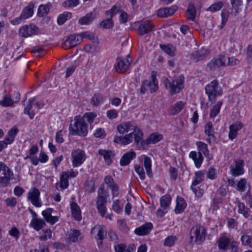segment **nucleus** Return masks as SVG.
Segmentation results:
<instances>
[{
  "instance_id": "nucleus-60",
  "label": "nucleus",
  "mask_w": 252,
  "mask_h": 252,
  "mask_svg": "<svg viewBox=\"0 0 252 252\" xmlns=\"http://www.w3.org/2000/svg\"><path fill=\"white\" fill-rule=\"evenodd\" d=\"M217 177V170L213 167L209 168L207 172V178L211 180H214L216 179Z\"/></svg>"
},
{
  "instance_id": "nucleus-54",
  "label": "nucleus",
  "mask_w": 252,
  "mask_h": 252,
  "mask_svg": "<svg viewBox=\"0 0 252 252\" xmlns=\"http://www.w3.org/2000/svg\"><path fill=\"white\" fill-rule=\"evenodd\" d=\"M98 228V230L97 234V237H98V239L101 240L100 244H102V240L104 239V236L106 234V230L104 227L101 226H99Z\"/></svg>"
},
{
  "instance_id": "nucleus-42",
  "label": "nucleus",
  "mask_w": 252,
  "mask_h": 252,
  "mask_svg": "<svg viewBox=\"0 0 252 252\" xmlns=\"http://www.w3.org/2000/svg\"><path fill=\"white\" fill-rule=\"evenodd\" d=\"M185 103L180 101L176 102L171 108V113L173 115H175L180 112L184 107Z\"/></svg>"
},
{
  "instance_id": "nucleus-45",
  "label": "nucleus",
  "mask_w": 252,
  "mask_h": 252,
  "mask_svg": "<svg viewBox=\"0 0 252 252\" xmlns=\"http://www.w3.org/2000/svg\"><path fill=\"white\" fill-rule=\"evenodd\" d=\"M71 17V13L69 12H65L63 14L60 15L58 18V23L60 25L64 24L66 20Z\"/></svg>"
},
{
  "instance_id": "nucleus-62",
  "label": "nucleus",
  "mask_w": 252,
  "mask_h": 252,
  "mask_svg": "<svg viewBox=\"0 0 252 252\" xmlns=\"http://www.w3.org/2000/svg\"><path fill=\"white\" fill-rule=\"evenodd\" d=\"M118 10H119L116 5H114L110 10H106L105 14L106 16H110V18H113V17L117 14Z\"/></svg>"
},
{
  "instance_id": "nucleus-9",
  "label": "nucleus",
  "mask_w": 252,
  "mask_h": 252,
  "mask_svg": "<svg viewBox=\"0 0 252 252\" xmlns=\"http://www.w3.org/2000/svg\"><path fill=\"white\" fill-rule=\"evenodd\" d=\"M82 41V38L78 34L71 35L63 42L62 47L67 49L74 47Z\"/></svg>"
},
{
  "instance_id": "nucleus-39",
  "label": "nucleus",
  "mask_w": 252,
  "mask_h": 252,
  "mask_svg": "<svg viewBox=\"0 0 252 252\" xmlns=\"http://www.w3.org/2000/svg\"><path fill=\"white\" fill-rule=\"evenodd\" d=\"M104 99L103 96L99 94H95L91 99V102L94 106H98L101 104Z\"/></svg>"
},
{
  "instance_id": "nucleus-8",
  "label": "nucleus",
  "mask_w": 252,
  "mask_h": 252,
  "mask_svg": "<svg viewBox=\"0 0 252 252\" xmlns=\"http://www.w3.org/2000/svg\"><path fill=\"white\" fill-rule=\"evenodd\" d=\"M71 158L72 165L74 167L81 165L86 159L84 152L80 149L72 151L71 153Z\"/></svg>"
},
{
  "instance_id": "nucleus-11",
  "label": "nucleus",
  "mask_w": 252,
  "mask_h": 252,
  "mask_svg": "<svg viewBox=\"0 0 252 252\" xmlns=\"http://www.w3.org/2000/svg\"><path fill=\"white\" fill-rule=\"evenodd\" d=\"M40 192L38 189L33 188L28 192V199L32 204L37 207L41 206V203L39 200Z\"/></svg>"
},
{
  "instance_id": "nucleus-13",
  "label": "nucleus",
  "mask_w": 252,
  "mask_h": 252,
  "mask_svg": "<svg viewBox=\"0 0 252 252\" xmlns=\"http://www.w3.org/2000/svg\"><path fill=\"white\" fill-rule=\"evenodd\" d=\"M209 53L208 50L201 48L192 53L190 59L195 62H197L204 59Z\"/></svg>"
},
{
  "instance_id": "nucleus-5",
  "label": "nucleus",
  "mask_w": 252,
  "mask_h": 252,
  "mask_svg": "<svg viewBox=\"0 0 252 252\" xmlns=\"http://www.w3.org/2000/svg\"><path fill=\"white\" fill-rule=\"evenodd\" d=\"M205 89L210 101L215 100L217 96H220L222 94L221 87L219 86V82L217 80H214L206 85Z\"/></svg>"
},
{
  "instance_id": "nucleus-21",
  "label": "nucleus",
  "mask_w": 252,
  "mask_h": 252,
  "mask_svg": "<svg viewBox=\"0 0 252 252\" xmlns=\"http://www.w3.org/2000/svg\"><path fill=\"white\" fill-rule=\"evenodd\" d=\"M99 155L103 157L107 165H110L112 162V158L115 156V153L111 150L99 149L98 151Z\"/></svg>"
},
{
  "instance_id": "nucleus-58",
  "label": "nucleus",
  "mask_w": 252,
  "mask_h": 252,
  "mask_svg": "<svg viewBox=\"0 0 252 252\" xmlns=\"http://www.w3.org/2000/svg\"><path fill=\"white\" fill-rule=\"evenodd\" d=\"M96 117V114L94 112H91V113H86L84 115V117H82L85 120V118L86 120L89 123H92L94 121V118Z\"/></svg>"
},
{
  "instance_id": "nucleus-4",
  "label": "nucleus",
  "mask_w": 252,
  "mask_h": 252,
  "mask_svg": "<svg viewBox=\"0 0 252 252\" xmlns=\"http://www.w3.org/2000/svg\"><path fill=\"white\" fill-rule=\"evenodd\" d=\"M190 239L198 244L202 243L206 235V229L200 225H196L192 227L190 231Z\"/></svg>"
},
{
  "instance_id": "nucleus-28",
  "label": "nucleus",
  "mask_w": 252,
  "mask_h": 252,
  "mask_svg": "<svg viewBox=\"0 0 252 252\" xmlns=\"http://www.w3.org/2000/svg\"><path fill=\"white\" fill-rule=\"evenodd\" d=\"M235 203L238 206L239 213L242 214L246 218L250 216L251 211L248 207L245 206L244 203H242L238 200L236 201Z\"/></svg>"
},
{
  "instance_id": "nucleus-56",
  "label": "nucleus",
  "mask_w": 252,
  "mask_h": 252,
  "mask_svg": "<svg viewBox=\"0 0 252 252\" xmlns=\"http://www.w3.org/2000/svg\"><path fill=\"white\" fill-rule=\"evenodd\" d=\"M135 172L138 174L141 180H144L145 178V174L143 167L136 165L134 167Z\"/></svg>"
},
{
  "instance_id": "nucleus-63",
  "label": "nucleus",
  "mask_w": 252,
  "mask_h": 252,
  "mask_svg": "<svg viewBox=\"0 0 252 252\" xmlns=\"http://www.w3.org/2000/svg\"><path fill=\"white\" fill-rule=\"evenodd\" d=\"M246 181L245 179H241L236 184L237 189L241 191H244L246 187Z\"/></svg>"
},
{
  "instance_id": "nucleus-48",
  "label": "nucleus",
  "mask_w": 252,
  "mask_h": 252,
  "mask_svg": "<svg viewBox=\"0 0 252 252\" xmlns=\"http://www.w3.org/2000/svg\"><path fill=\"white\" fill-rule=\"evenodd\" d=\"M49 11V8L46 5H40L38 9L37 15L39 17H43L46 15Z\"/></svg>"
},
{
  "instance_id": "nucleus-53",
  "label": "nucleus",
  "mask_w": 252,
  "mask_h": 252,
  "mask_svg": "<svg viewBox=\"0 0 252 252\" xmlns=\"http://www.w3.org/2000/svg\"><path fill=\"white\" fill-rule=\"evenodd\" d=\"M117 224L118 225L119 229L125 232L126 233L128 231V227H127L125 221L124 220H119L117 221Z\"/></svg>"
},
{
  "instance_id": "nucleus-38",
  "label": "nucleus",
  "mask_w": 252,
  "mask_h": 252,
  "mask_svg": "<svg viewBox=\"0 0 252 252\" xmlns=\"http://www.w3.org/2000/svg\"><path fill=\"white\" fill-rule=\"evenodd\" d=\"M160 47L165 53L170 56H174L175 55V48L170 44H160Z\"/></svg>"
},
{
  "instance_id": "nucleus-26",
  "label": "nucleus",
  "mask_w": 252,
  "mask_h": 252,
  "mask_svg": "<svg viewBox=\"0 0 252 252\" xmlns=\"http://www.w3.org/2000/svg\"><path fill=\"white\" fill-rule=\"evenodd\" d=\"M231 242L228 237L222 236L220 238L218 241V247L219 249L225 251L229 249V247Z\"/></svg>"
},
{
  "instance_id": "nucleus-2",
  "label": "nucleus",
  "mask_w": 252,
  "mask_h": 252,
  "mask_svg": "<svg viewBox=\"0 0 252 252\" xmlns=\"http://www.w3.org/2000/svg\"><path fill=\"white\" fill-rule=\"evenodd\" d=\"M184 77L183 75L174 77L171 79L165 78L164 86L171 94L179 93L184 87Z\"/></svg>"
},
{
  "instance_id": "nucleus-24",
  "label": "nucleus",
  "mask_w": 252,
  "mask_h": 252,
  "mask_svg": "<svg viewBox=\"0 0 252 252\" xmlns=\"http://www.w3.org/2000/svg\"><path fill=\"white\" fill-rule=\"evenodd\" d=\"M136 153L133 151L128 152L125 154L120 160V164L122 166L128 165L131 160L135 158Z\"/></svg>"
},
{
  "instance_id": "nucleus-6",
  "label": "nucleus",
  "mask_w": 252,
  "mask_h": 252,
  "mask_svg": "<svg viewBox=\"0 0 252 252\" xmlns=\"http://www.w3.org/2000/svg\"><path fill=\"white\" fill-rule=\"evenodd\" d=\"M41 32L38 27L34 24H30L24 25L21 27L19 31V34L23 37L32 36L33 35H37L41 33Z\"/></svg>"
},
{
  "instance_id": "nucleus-40",
  "label": "nucleus",
  "mask_w": 252,
  "mask_h": 252,
  "mask_svg": "<svg viewBox=\"0 0 252 252\" xmlns=\"http://www.w3.org/2000/svg\"><path fill=\"white\" fill-rule=\"evenodd\" d=\"M171 198L169 194L162 196L160 199V205L162 208L166 209L170 204Z\"/></svg>"
},
{
  "instance_id": "nucleus-22",
  "label": "nucleus",
  "mask_w": 252,
  "mask_h": 252,
  "mask_svg": "<svg viewBox=\"0 0 252 252\" xmlns=\"http://www.w3.org/2000/svg\"><path fill=\"white\" fill-rule=\"evenodd\" d=\"M52 211V208H47L42 212V215L45 220L52 225L55 224L59 220L58 217L51 215Z\"/></svg>"
},
{
  "instance_id": "nucleus-25",
  "label": "nucleus",
  "mask_w": 252,
  "mask_h": 252,
  "mask_svg": "<svg viewBox=\"0 0 252 252\" xmlns=\"http://www.w3.org/2000/svg\"><path fill=\"white\" fill-rule=\"evenodd\" d=\"M70 208L73 218L77 220H81L82 219L81 210L78 204L72 202L70 204Z\"/></svg>"
},
{
  "instance_id": "nucleus-30",
  "label": "nucleus",
  "mask_w": 252,
  "mask_h": 252,
  "mask_svg": "<svg viewBox=\"0 0 252 252\" xmlns=\"http://www.w3.org/2000/svg\"><path fill=\"white\" fill-rule=\"evenodd\" d=\"M187 206V203L185 200L180 197H177L176 206L175 209V212L177 214L182 213Z\"/></svg>"
},
{
  "instance_id": "nucleus-35",
  "label": "nucleus",
  "mask_w": 252,
  "mask_h": 252,
  "mask_svg": "<svg viewBox=\"0 0 252 252\" xmlns=\"http://www.w3.org/2000/svg\"><path fill=\"white\" fill-rule=\"evenodd\" d=\"M18 132V129L16 127H12L8 131V135L5 137V139L7 142L10 144L12 143L15 138V136Z\"/></svg>"
},
{
  "instance_id": "nucleus-23",
  "label": "nucleus",
  "mask_w": 252,
  "mask_h": 252,
  "mask_svg": "<svg viewBox=\"0 0 252 252\" xmlns=\"http://www.w3.org/2000/svg\"><path fill=\"white\" fill-rule=\"evenodd\" d=\"M204 133L208 137L207 139L208 143H211L212 139L213 140L215 139V131L213 128V124L211 122H208L204 126Z\"/></svg>"
},
{
  "instance_id": "nucleus-7",
  "label": "nucleus",
  "mask_w": 252,
  "mask_h": 252,
  "mask_svg": "<svg viewBox=\"0 0 252 252\" xmlns=\"http://www.w3.org/2000/svg\"><path fill=\"white\" fill-rule=\"evenodd\" d=\"M244 161L241 159H236L230 165V174L234 177L243 175L245 172Z\"/></svg>"
},
{
  "instance_id": "nucleus-47",
  "label": "nucleus",
  "mask_w": 252,
  "mask_h": 252,
  "mask_svg": "<svg viewBox=\"0 0 252 252\" xmlns=\"http://www.w3.org/2000/svg\"><path fill=\"white\" fill-rule=\"evenodd\" d=\"M231 10L232 12L237 13L240 6L243 5L242 0H231Z\"/></svg>"
},
{
  "instance_id": "nucleus-37",
  "label": "nucleus",
  "mask_w": 252,
  "mask_h": 252,
  "mask_svg": "<svg viewBox=\"0 0 252 252\" xmlns=\"http://www.w3.org/2000/svg\"><path fill=\"white\" fill-rule=\"evenodd\" d=\"M69 175L67 173L63 172L60 178V188L62 189H66L68 186V179Z\"/></svg>"
},
{
  "instance_id": "nucleus-20",
  "label": "nucleus",
  "mask_w": 252,
  "mask_h": 252,
  "mask_svg": "<svg viewBox=\"0 0 252 252\" xmlns=\"http://www.w3.org/2000/svg\"><path fill=\"white\" fill-rule=\"evenodd\" d=\"M153 224L150 222L146 223L140 227L136 228L134 232L138 235L142 236L147 235L151 230Z\"/></svg>"
},
{
  "instance_id": "nucleus-33",
  "label": "nucleus",
  "mask_w": 252,
  "mask_h": 252,
  "mask_svg": "<svg viewBox=\"0 0 252 252\" xmlns=\"http://www.w3.org/2000/svg\"><path fill=\"white\" fill-rule=\"evenodd\" d=\"M187 18L189 20L193 21L196 16V10L194 4L189 3L187 10Z\"/></svg>"
},
{
  "instance_id": "nucleus-59",
  "label": "nucleus",
  "mask_w": 252,
  "mask_h": 252,
  "mask_svg": "<svg viewBox=\"0 0 252 252\" xmlns=\"http://www.w3.org/2000/svg\"><path fill=\"white\" fill-rule=\"evenodd\" d=\"M80 235V232L79 230H74L69 234V238L72 242H75L78 241Z\"/></svg>"
},
{
  "instance_id": "nucleus-10",
  "label": "nucleus",
  "mask_w": 252,
  "mask_h": 252,
  "mask_svg": "<svg viewBox=\"0 0 252 252\" xmlns=\"http://www.w3.org/2000/svg\"><path fill=\"white\" fill-rule=\"evenodd\" d=\"M131 63V61L128 59H122L120 58H117V63L115 65V69L118 73H125L129 69Z\"/></svg>"
},
{
  "instance_id": "nucleus-16",
  "label": "nucleus",
  "mask_w": 252,
  "mask_h": 252,
  "mask_svg": "<svg viewBox=\"0 0 252 252\" xmlns=\"http://www.w3.org/2000/svg\"><path fill=\"white\" fill-rule=\"evenodd\" d=\"M243 127V124L241 122H237L229 126V132L228 137L230 139L233 140L237 135V132Z\"/></svg>"
},
{
  "instance_id": "nucleus-57",
  "label": "nucleus",
  "mask_w": 252,
  "mask_h": 252,
  "mask_svg": "<svg viewBox=\"0 0 252 252\" xmlns=\"http://www.w3.org/2000/svg\"><path fill=\"white\" fill-rule=\"evenodd\" d=\"M108 237L110 239V240L112 242L114 243L115 245L119 244L120 240L118 238V236L116 233L112 230L108 231Z\"/></svg>"
},
{
  "instance_id": "nucleus-44",
  "label": "nucleus",
  "mask_w": 252,
  "mask_h": 252,
  "mask_svg": "<svg viewBox=\"0 0 252 252\" xmlns=\"http://www.w3.org/2000/svg\"><path fill=\"white\" fill-rule=\"evenodd\" d=\"M144 167L145 168L147 174L149 177H152V172L151 169V160L149 157H145L144 158Z\"/></svg>"
},
{
  "instance_id": "nucleus-27",
  "label": "nucleus",
  "mask_w": 252,
  "mask_h": 252,
  "mask_svg": "<svg viewBox=\"0 0 252 252\" xmlns=\"http://www.w3.org/2000/svg\"><path fill=\"white\" fill-rule=\"evenodd\" d=\"M45 225L46 223L43 220L38 218H33L30 222V226L36 231L40 230Z\"/></svg>"
},
{
  "instance_id": "nucleus-14",
  "label": "nucleus",
  "mask_w": 252,
  "mask_h": 252,
  "mask_svg": "<svg viewBox=\"0 0 252 252\" xmlns=\"http://www.w3.org/2000/svg\"><path fill=\"white\" fill-rule=\"evenodd\" d=\"M225 65V56H220L218 58L214 59L208 63V66L212 70H215L220 66Z\"/></svg>"
},
{
  "instance_id": "nucleus-18",
  "label": "nucleus",
  "mask_w": 252,
  "mask_h": 252,
  "mask_svg": "<svg viewBox=\"0 0 252 252\" xmlns=\"http://www.w3.org/2000/svg\"><path fill=\"white\" fill-rule=\"evenodd\" d=\"M115 252H133L135 250L136 247L133 244L126 246L125 244H116L114 247Z\"/></svg>"
},
{
  "instance_id": "nucleus-3",
  "label": "nucleus",
  "mask_w": 252,
  "mask_h": 252,
  "mask_svg": "<svg viewBox=\"0 0 252 252\" xmlns=\"http://www.w3.org/2000/svg\"><path fill=\"white\" fill-rule=\"evenodd\" d=\"M88 125L85 120L80 116L74 118V123L70 124L69 129L72 134L85 136L88 133Z\"/></svg>"
},
{
  "instance_id": "nucleus-17",
  "label": "nucleus",
  "mask_w": 252,
  "mask_h": 252,
  "mask_svg": "<svg viewBox=\"0 0 252 252\" xmlns=\"http://www.w3.org/2000/svg\"><path fill=\"white\" fill-rule=\"evenodd\" d=\"M189 157L193 160L196 168H199L201 166L203 161V157L201 152L196 153L195 151H191L189 154Z\"/></svg>"
},
{
  "instance_id": "nucleus-64",
  "label": "nucleus",
  "mask_w": 252,
  "mask_h": 252,
  "mask_svg": "<svg viewBox=\"0 0 252 252\" xmlns=\"http://www.w3.org/2000/svg\"><path fill=\"white\" fill-rule=\"evenodd\" d=\"M32 108V104H28L24 110V113L28 115L31 119H33L34 117V113L31 111Z\"/></svg>"
},
{
  "instance_id": "nucleus-15",
  "label": "nucleus",
  "mask_w": 252,
  "mask_h": 252,
  "mask_svg": "<svg viewBox=\"0 0 252 252\" xmlns=\"http://www.w3.org/2000/svg\"><path fill=\"white\" fill-rule=\"evenodd\" d=\"M177 7L173 5L170 7H164L159 9L157 11V16L161 18H166L172 15L176 11Z\"/></svg>"
},
{
  "instance_id": "nucleus-36",
  "label": "nucleus",
  "mask_w": 252,
  "mask_h": 252,
  "mask_svg": "<svg viewBox=\"0 0 252 252\" xmlns=\"http://www.w3.org/2000/svg\"><path fill=\"white\" fill-rule=\"evenodd\" d=\"M106 16L107 18L100 23L99 26L103 29H109L114 27V21L112 18H110V16Z\"/></svg>"
},
{
  "instance_id": "nucleus-55",
  "label": "nucleus",
  "mask_w": 252,
  "mask_h": 252,
  "mask_svg": "<svg viewBox=\"0 0 252 252\" xmlns=\"http://www.w3.org/2000/svg\"><path fill=\"white\" fill-rule=\"evenodd\" d=\"M79 3V0H66L63 3V5L65 7H71L76 6Z\"/></svg>"
},
{
  "instance_id": "nucleus-52",
  "label": "nucleus",
  "mask_w": 252,
  "mask_h": 252,
  "mask_svg": "<svg viewBox=\"0 0 252 252\" xmlns=\"http://www.w3.org/2000/svg\"><path fill=\"white\" fill-rule=\"evenodd\" d=\"M4 168L3 169L4 176L7 178L10 181L13 180L14 179V174L10 169L9 167H8L5 164V166H3Z\"/></svg>"
},
{
  "instance_id": "nucleus-29",
  "label": "nucleus",
  "mask_w": 252,
  "mask_h": 252,
  "mask_svg": "<svg viewBox=\"0 0 252 252\" xmlns=\"http://www.w3.org/2000/svg\"><path fill=\"white\" fill-rule=\"evenodd\" d=\"M34 6L33 3H30L23 10L21 15L24 19H26L32 16L33 13Z\"/></svg>"
},
{
  "instance_id": "nucleus-43",
  "label": "nucleus",
  "mask_w": 252,
  "mask_h": 252,
  "mask_svg": "<svg viewBox=\"0 0 252 252\" xmlns=\"http://www.w3.org/2000/svg\"><path fill=\"white\" fill-rule=\"evenodd\" d=\"M222 102L220 101H218L217 103L213 106V108L210 112V118H214L220 112V107L222 105Z\"/></svg>"
},
{
  "instance_id": "nucleus-50",
  "label": "nucleus",
  "mask_w": 252,
  "mask_h": 252,
  "mask_svg": "<svg viewBox=\"0 0 252 252\" xmlns=\"http://www.w3.org/2000/svg\"><path fill=\"white\" fill-rule=\"evenodd\" d=\"M222 2L221 1H219L212 4L210 7H209L207 9V10L213 12H216L220 10L222 8Z\"/></svg>"
},
{
  "instance_id": "nucleus-41",
  "label": "nucleus",
  "mask_w": 252,
  "mask_h": 252,
  "mask_svg": "<svg viewBox=\"0 0 252 252\" xmlns=\"http://www.w3.org/2000/svg\"><path fill=\"white\" fill-rule=\"evenodd\" d=\"M204 174V172L202 171L196 172L191 186H195L196 185L200 184L203 180Z\"/></svg>"
},
{
  "instance_id": "nucleus-1",
  "label": "nucleus",
  "mask_w": 252,
  "mask_h": 252,
  "mask_svg": "<svg viewBox=\"0 0 252 252\" xmlns=\"http://www.w3.org/2000/svg\"><path fill=\"white\" fill-rule=\"evenodd\" d=\"M117 130L121 134L127 133L130 130L132 132L125 135L124 136H116L113 141L114 143L126 145L130 144L134 139V143L138 145L142 139L143 134L140 128H138L133 122H123L117 126Z\"/></svg>"
},
{
  "instance_id": "nucleus-61",
  "label": "nucleus",
  "mask_w": 252,
  "mask_h": 252,
  "mask_svg": "<svg viewBox=\"0 0 252 252\" xmlns=\"http://www.w3.org/2000/svg\"><path fill=\"white\" fill-rule=\"evenodd\" d=\"M112 208L117 213H120L123 211V207L120 206L118 199L113 201Z\"/></svg>"
},
{
  "instance_id": "nucleus-34",
  "label": "nucleus",
  "mask_w": 252,
  "mask_h": 252,
  "mask_svg": "<svg viewBox=\"0 0 252 252\" xmlns=\"http://www.w3.org/2000/svg\"><path fill=\"white\" fill-rule=\"evenodd\" d=\"M151 78L152 80H148L149 85H148V86L149 87V90L150 92L151 93H154L158 90V87L156 76L154 74H152L151 75Z\"/></svg>"
},
{
  "instance_id": "nucleus-32",
  "label": "nucleus",
  "mask_w": 252,
  "mask_h": 252,
  "mask_svg": "<svg viewBox=\"0 0 252 252\" xmlns=\"http://www.w3.org/2000/svg\"><path fill=\"white\" fill-rule=\"evenodd\" d=\"M230 41V51L233 53H238L242 49V45L239 42L236 41L231 38Z\"/></svg>"
},
{
  "instance_id": "nucleus-46",
  "label": "nucleus",
  "mask_w": 252,
  "mask_h": 252,
  "mask_svg": "<svg viewBox=\"0 0 252 252\" xmlns=\"http://www.w3.org/2000/svg\"><path fill=\"white\" fill-rule=\"evenodd\" d=\"M94 19V17L92 14H87L86 16L81 18L79 20V23L81 25H89Z\"/></svg>"
},
{
  "instance_id": "nucleus-12",
  "label": "nucleus",
  "mask_w": 252,
  "mask_h": 252,
  "mask_svg": "<svg viewBox=\"0 0 252 252\" xmlns=\"http://www.w3.org/2000/svg\"><path fill=\"white\" fill-rule=\"evenodd\" d=\"M154 25L149 20L141 22L137 29V32L140 35H143L153 30Z\"/></svg>"
},
{
  "instance_id": "nucleus-31",
  "label": "nucleus",
  "mask_w": 252,
  "mask_h": 252,
  "mask_svg": "<svg viewBox=\"0 0 252 252\" xmlns=\"http://www.w3.org/2000/svg\"><path fill=\"white\" fill-rule=\"evenodd\" d=\"M98 197L96 201L97 205H105L106 204V197L103 188H100L98 189Z\"/></svg>"
},
{
  "instance_id": "nucleus-49",
  "label": "nucleus",
  "mask_w": 252,
  "mask_h": 252,
  "mask_svg": "<svg viewBox=\"0 0 252 252\" xmlns=\"http://www.w3.org/2000/svg\"><path fill=\"white\" fill-rule=\"evenodd\" d=\"M13 103L12 99L8 95H5L3 99L0 100V105L4 107L11 106Z\"/></svg>"
},
{
  "instance_id": "nucleus-51",
  "label": "nucleus",
  "mask_w": 252,
  "mask_h": 252,
  "mask_svg": "<svg viewBox=\"0 0 252 252\" xmlns=\"http://www.w3.org/2000/svg\"><path fill=\"white\" fill-rule=\"evenodd\" d=\"M177 240V238L175 236H169L167 237L164 242V246L167 247H171L173 246L175 242Z\"/></svg>"
},
{
  "instance_id": "nucleus-19",
  "label": "nucleus",
  "mask_w": 252,
  "mask_h": 252,
  "mask_svg": "<svg viewBox=\"0 0 252 252\" xmlns=\"http://www.w3.org/2000/svg\"><path fill=\"white\" fill-rule=\"evenodd\" d=\"M162 139V136L157 133H154L150 135L146 140H141L142 145H147L151 144H155L159 141Z\"/></svg>"
}]
</instances>
